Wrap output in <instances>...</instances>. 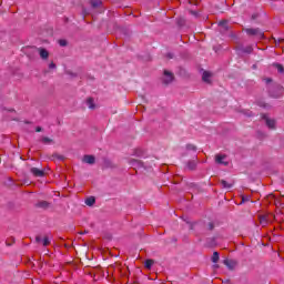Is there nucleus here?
<instances>
[{
  "mask_svg": "<svg viewBox=\"0 0 284 284\" xmlns=\"http://www.w3.org/2000/svg\"><path fill=\"white\" fill-rule=\"evenodd\" d=\"M244 31L246 32V34H248V37H256V39H263L265 37V33H263L258 28L244 29Z\"/></svg>",
  "mask_w": 284,
  "mask_h": 284,
  "instance_id": "obj_1",
  "label": "nucleus"
},
{
  "mask_svg": "<svg viewBox=\"0 0 284 284\" xmlns=\"http://www.w3.org/2000/svg\"><path fill=\"white\" fill-rule=\"evenodd\" d=\"M172 81H174V74L172 72L165 70L162 83H164V85H170V83H172Z\"/></svg>",
  "mask_w": 284,
  "mask_h": 284,
  "instance_id": "obj_2",
  "label": "nucleus"
},
{
  "mask_svg": "<svg viewBox=\"0 0 284 284\" xmlns=\"http://www.w3.org/2000/svg\"><path fill=\"white\" fill-rule=\"evenodd\" d=\"M262 119L265 121V124L270 130L276 129V121L274 119H270L266 114H262Z\"/></svg>",
  "mask_w": 284,
  "mask_h": 284,
  "instance_id": "obj_3",
  "label": "nucleus"
},
{
  "mask_svg": "<svg viewBox=\"0 0 284 284\" xmlns=\"http://www.w3.org/2000/svg\"><path fill=\"white\" fill-rule=\"evenodd\" d=\"M30 172L37 179H43V176H45V171H43V170H41L39 168H31Z\"/></svg>",
  "mask_w": 284,
  "mask_h": 284,
  "instance_id": "obj_4",
  "label": "nucleus"
},
{
  "mask_svg": "<svg viewBox=\"0 0 284 284\" xmlns=\"http://www.w3.org/2000/svg\"><path fill=\"white\" fill-rule=\"evenodd\" d=\"M36 243H41L43 247H48V245H50V237H41V235H38L36 236Z\"/></svg>",
  "mask_w": 284,
  "mask_h": 284,
  "instance_id": "obj_5",
  "label": "nucleus"
},
{
  "mask_svg": "<svg viewBox=\"0 0 284 284\" xmlns=\"http://www.w3.org/2000/svg\"><path fill=\"white\" fill-rule=\"evenodd\" d=\"M225 159H226V155L216 154L215 163H217V165H230L229 162H225Z\"/></svg>",
  "mask_w": 284,
  "mask_h": 284,
  "instance_id": "obj_6",
  "label": "nucleus"
},
{
  "mask_svg": "<svg viewBox=\"0 0 284 284\" xmlns=\"http://www.w3.org/2000/svg\"><path fill=\"white\" fill-rule=\"evenodd\" d=\"M83 163H88L89 165H94L97 159L94 155H84L82 159Z\"/></svg>",
  "mask_w": 284,
  "mask_h": 284,
  "instance_id": "obj_7",
  "label": "nucleus"
},
{
  "mask_svg": "<svg viewBox=\"0 0 284 284\" xmlns=\"http://www.w3.org/2000/svg\"><path fill=\"white\" fill-rule=\"evenodd\" d=\"M223 264L229 267L230 270H235L237 263L234 260H224Z\"/></svg>",
  "mask_w": 284,
  "mask_h": 284,
  "instance_id": "obj_8",
  "label": "nucleus"
},
{
  "mask_svg": "<svg viewBox=\"0 0 284 284\" xmlns=\"http://www.w3.org/2000/svg\"><path fill=\"white\" fill-rule=\"evenodd\" d=\"M38 52L40 54V58L43 60H47L50 57V52H48V50H45L44 48H39Z\"/></svg>",
  "mask_w": 284,
  "mask_h": 284,
  "instance_id": "obj_9",
  "label": "nucleus"
},
{
  "mask_svg": "<svg viewBox=\"0 0 284 284\" xmlns=\"http://www.w3.org/2000/svg\"><path fill=\"white\" fill-rule=\"evenodd\" d=\"M36 207H40L41 210H48V207H50V202L40 201L36 204Z\"/></svg>",
  "mask_w": 284,
  "mask_h": 284,
  "instance_id": "obj_10",
  "label": "nucleus"
},
{
  "mask_svg": "<svg viewBox=\"0 0 284 284\" xmlns=\"http://www.w3.org/2000/svg\"><path fill=\"white\" fill-rule=\"evenodd\" d=\"M196 165H199V162H196L195 160H191L186 163L187 170H191V171L196 170Z\"/></svg>",
  "mask_w": 284,
  "mask_h": 284,
  "instance_id": "obj_11",
  "label": "nucleus"
},
{
  "mask_svg": "<svg viewBox=\"0 0 284 284\" xmlns=\"http://www.w3.org/2000/svg\"><path fill=\"white\" fill-rule=\"evenodd\" d=\"M210 79H212V73H210L209 71H204L202 75V81H204V83H210Z\"/></svg>",
  "mask_w": 284,
  "mask_h": 284,
  "instance_id": "obj_12",
  "label": "nucleus"
},
{
  "mask_svg": "<svg viewBox=\"0 0 284 284\" xmlns=\"http://www.w3.org/2000/svg\"><path fill=\"white\" fill-rule=\"evenodd\" d=\"M130 165L132 168H143V162H141L140 160H131Z\"/></svg>",
  "mask_w": 284,
  "mask_h": 284,
  "instance_id": "obj_13",
  "label": "nucleus"
},
{
  "mask_svg": "<svg viewBox=\"0 0 284 284\" xmlns=\"http://www.w3.org/2000/svg\"><path fill=\"white\" fill-rule=\"evenodd\" d=\"M220 183H221V185L224 187V190H232V187L234 186V184L229 183V182L225 181V180H221Z\"/></svg>",
  "mask_w": 284,
  "mask_h": 284,
  "instance_id": "obj_14",
  "label": "nucleus"
},
{
  "mask_svg": "<svg viewBox=\"0 0 284 284\" xmlns=\"http://www.w3.org/2000/svg\"><path fill=\"white\" fill-rule=\"evenodd\" d=\"M94 203H97V199L94 196H89L85 200V205H88L89 207H92V205H94Z\"/></svg>",
  "mask_w": 284,
  "mask_h": 284,
  "instance_id": "obj_15",
  "label": "nucleus"
},
{
  "mask_svg": "<svg viewBox=\"0 0 284 284\" xmlns=\"http://www.w3.org/2000/svg\"><path fill=\"white\" fill-rule=\"evenodd\" d=\"M189 14H191V17H193V19H199L201 17V11L189 9Z\"/></svg>",
  "mask_w": 284,
  "mask_h": 284,
  "instance_id": "obj_16",
  "label": "nucleus"
},
{
  "mask_svg": "<svg viewBox=\"0 0 284 284\" xmlns=\"http://www.w3.org/2000/svg\"><path fill=\"white\" fill-rule=\"evenodd\" d=\"M87 105H88L89 110H94V108H97V105L94 104V99H92V98H88Z\"/></svg>",
  "mask_w": 284,
  "mask_h": 284,
  "instance_id": "obj_17",
  "label": "nucleus"
},
{
  "mask_svg": "<svg viewBox=\"0 0 284 284\" xmlns=\"http://www.w3.org/2000/svg\"><path fill=\"white\" fill-rule=\"evenodd\" d=\"M153 265H154V260H146L144 262V267H146V270H152Z\"/></svg>",
  "mask_w": 284,
  "mask_h": 284,
  "instance_id": "obj_18",
  "label": "nucleus"
},
{
  "mask_svg": "<svg viewBox=\"0 0 284 284\" xmlns=\"http://www.w3.org/2000/svg\"><path fill=\"white\" fill-rule=\"evenodd\" d=\"M42 143H43L44 145H50V143H54V140H52V139H50V138H48V136H43V138H42Z\"/></svg>",
  "mask_w": 284,
  "mask_h": 284,
  "instance_id": "obj_19",
  "label": "nucleus"
},
{
  "mask_svg": "<svg viewBox=\"0 0 284 284\" xmlns=\"http://www.w3.org/2000/svg\"><path fill=\"white\" fill-rule=\"evenodd\" d=\"M273 65H274V68H276L277 72H280L281 74H283V72H284V67H283V64H281V63H274Z\"/></svg>",
  "mask_w": 284,
  "mask_h": 284,
  "instance_id": "obj_20",
  "label": "nucleus"
},
{
  "mask_svg": "<svg viewBox=\"0 0 284 284\" xmlns=\"http://www.w3.org/2000/svg\"><path fill=\"white\" fill-rule=\"evenodd\" d=\"M219 260H220V255H219V252H213V255H212V263H219Z\"/></svg>",
  "mask_w": 284,
  "mask_h": 284,
  "instance_id": "obj_21",
  "label": "nucleus"
},
{
  "mask_svg": "<svg viewBox=\"0 0 284 284\" xmlns=\"http://www.w3.org/2000/svg\"><path fill=\"white\" fill-rule=\"evenodd\" d=\"M254 48H252V45L242 49V52H245L246 54H252Z\"/></svg>",
  "mask_w": 284,
  "mask_h": 284,
  "instance_id": "obj_22",
  "label": "nucleus"
},
{
  "mask_svg": "<svg viewBox=\"0 0 284 284\" xmlns=\"http://www.w3.org/2000/svg\"><path fill=\"white\" fill-rule=\"evenodd\" d=\"M91 6H92L93 8H99V6H101V0H92V1H91Z\"/></svg>",
  "mask_w": 284,
  "mask_h": 284,
  "instance_id": "obj_23",
  "label": "nucleus"
},
{
  "mask_svg": "<svg viewBox=\"0 0 284 284\" xmlns=\"http://www.w3.org/2000/svg\"><path fill=\"white\" fill-rule=\"evenodd\" d=\"M52 159H58V161H63L65 158L63 155L59 154V153H54L52 155Z\"/></svg>",
  "mask_w": 284,
  "mask_h": 284,
  "instance_id": "obj_24",
  "label": "nucleus"
},
{
  "mask_svg": "<svg viewBox=\"0 0 284 284\" xmlns=\"http://www.w3.org/2000/svg\"><path fill=\"white\" fill-rule=\"evenodd\" d=\"M186 150H192L193 152H196V145L194 144H187Z\"/></svg>",
  "mask_w": 284,
  "mask_h": 284,
  "instance_id": "obj_25",
  "label": "nucleus"
},
{
  "mask_svg": "<svg viewBox=\"0 0 284 284\" xmlns=\"http://www.w3.org/2000/svg\"><path fill=\"white\" fill-rule=\"evenodd\" d=\"M219 26H221V28H224V30H227V21H221Z\"/></svg>",
  "mask_w": 284,
  "mask_h": 284,
  "instance_id": "obj_26",
  "label": "nucleus"
},
{
  "mask_svg": "<svg viewBox=\"0 0 284 284\" xmlns=\"http://www.w3.org/2000/svg\"><path fill=\"white\" fill-rule=\"evenodd\" d=\"M59 43L62 48H65V45H68V41L65 40H60Z\"/></svg>",
  "mask_w": 284,
  "mask_h": 284,
  "instance_id": "obj_27",
  "label": "nucleus"
},
{
  "mask_svg": "<svg viewBox=\"0 0 284 284\" xmlns=\"http://www.w3.org/2000/svg\"><path fill=\"white\" fill-rule=\"evenodd\" d=\"M260 108H270V104L265 102H258Z\"/></svg>",
  "mask_w": 284,
  "mask_h": 284,
  "instance_id": "obj_28",
  "label": "nucleus"
},
{
  "mask_svg": "<svg viewBox=\"0 0 284 284\" xmlns=\"http://www.w3.org/2000/svg\"><path fill=\"white\" fill-rule=\"evenodd\" d=\"M54 68H57V64H54V62H51V63L49 64V69H50V70H54Z\"/></svg>",
  "mask_w": 284,
  "mask_h": 284,
  "instance_id": "obj_29",
  "label": "nucleus"
},
{
  "mask_svg": "<svg viewBox=\"0 0 284 284\" xmlns=\"http://www.w3.org/2000/svg\"><path fill=\"white\" fill-rule=\"evenodd\" d=\"M189 3H190L191 6H196V0H189Z\"/></svg>",
  "mask_w": 284,
  "mask_h": 284,
  "instance_id": "obj_30",
  "label": "nucleus"
},
{
  "mask_svg": "<svg viewBox=\"0 0 284 284\" xmlns=\"http://www.w3.org/2000/svg\"><path fill=\"white\" fill-rule=\"evenodd\" d=\"M209 230H214V223L212 222L209 223Z\"/></svg>",
  "mask_w": 284,
  "mask_h": 284,
  "instance_id": "obj_31",
  "label": "nucleus"
},
{
  "mask_svg": "<svg viewBox=\"0 0 284 284\" xmlns=\"http://www.w3.org/2000/svg\"><path fill=\"white\" fill-rule=\"evenodd\" d=\"M42 131H43V129L41 126L36 128V132H42Z\"/></svg>",
  "mask_w": 284,
  "mask_h": 284,
  "instance_id": "obj_32",
  "label": "nucleus"
},
{
  "mask_svg": "<svg viewBox=\"0 0 284 284\" xmlns=\"http://www.w3.org/2000/svg\"><path fill=\"white\" fill-rule=\"evenodd\" d=\"M265 82H266V83H272V79H271V78H267V79H265Z\"/></svg>",
  "mask_w": 284,
  "mask_h": 284,
  "instance_id": "obj_33",
  "label": "nucleus"
},
{
  "mask_svg": "<svg viewBox=\"0 0 284 284\" xmlns=\"http://www.w3.org/2000/svg\"><path fill=\"white\" fill-rule=\"evenodd\" d=\"M277 41H278V43H283L284 39H278Z\"/></svg>",
  "mask_w": 284,
  "mask_h": 284,
  "instance_id": "obj_34",
  "label": "nucleus"
},
{
  "mask_svg": "<svg viewBox=\"0 0 284 284\" xmlns=\"http://www.w3.org/2000/svg\"><path fill=\"white\" fill-rule=\"evenodd\" d=\"M190 230H194V224H190Z\"/></svg>",
  "mask_w": 284,
  "mask_h": 284,
  "instance_id": "obj_35",
  "label": "nucleus"
},
{
  "mask_svg": "<svg viewBox=\"0 0 284 284\" xmlns=\"http://www.w3.org/2000/svg\"><path fill=\"white\" fill-rule=\"evenodd\" d=\"M80 234H88V231L80 232Z\"/></svg>",
  "mask_w": 284,
  "mask_h": 284,
  "instance_id": "obj_36",
  "label": "nucleus"
},
{
  "mask_svg": "<svg viewBox=\"0 0 284 284\" xmlns=\"http://www.w3.org/2000/svg\"><path fill=\"white\" fill-rule=\"evenodd\" d=\"M223 283H230V280H224Z\"/></svg>",
  "mask_w": 284,
  "mask_h": 284,
  "instance_id": "obj_37",
  "label": "nucleus"
},
{
  "mask_svg": "<svg viewBox=\"0 0 284 284\" xmlns=\"http://www.w3.org/2000/svg\"><path fill=\"white\" fill-rule=\"evenodd\" d=\"M247 116H252V112L247 113Z\"/></svg>",
  "mask_w": 284,
  "mask_h": 284,
  "instance_id": "obj_38",
  "label": "nucleus"
},
{
  "mask_svg": "<svg viewBox=\"0 0 284 284\" xmlns=\"http://www.w3.org/2000/svg\"><path fill=\"white\" fill-rule=\"evenodd\" d=\"M169 59H172V54H169Z\"/></svg>",
  "mask_w": 284,
  "mask_h": 284,
  "instance_id": "obj_39",
  "label": "nucleus"
}]
</instances>
